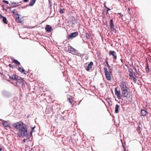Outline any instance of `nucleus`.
Returning <instances> with one entry per match:
<instances>
[{"label":"nucleus","mask_w":151,"mask_h":151,"mask_svg":"<svg viewBox=\"0 0 151 151\" xmlns=\"http://www.w3.org/2000/svg\"><path fill=\"white\" fill-rule=\"evenodd\" d=\"M11 5H12L13 7H16L19 6V3L18 2H12L11 3Z\"/></svg>","instance_id":"17"},{"label":"nucleus","mask_w":151,"mask_h":151,"mask_svg":"<svg viewBox=\"0 0 151 151\" xmlns=\"http://www.w3.org/2000/svg\"><path fill=\"white\" fill-rule=\"evenodd\" d=\"M78 35V33L77 32H72L70 34L68 35L67 38L68 40H70L73 38L76 37Z\"/></svg>","instance_id":"7"},{"label":"nucleus","mask_w":151,"mask_h":151,"mask_svg":"<svg viewBox=\"0 0 151 151\" xmlns=\"http://www.w3.org/2000/svg\"><path fill=\"white\" fill-rule=\"evenodd\" d=\"M67 42V41H64L63 42V43H66Z\"/></svg>","instance_id":"55"},{"label":"nucleus","mask_w":151,"mask_h":151,"mask_svg":"<svg viewBox=\"0 0 151 151\" xmlns=\"http://www.w3.org/2000/svg\"><path fill=\"white\" fill-rule=\"evenodd\" d=\"M141 128L139 127H138L137 128V130H138L139 131H140V130H141Z\"/></svg>","instance_id":"39"},{"label":"nucleus","mask_w":151,"mask_h":151,"mask_svg":"<svg viewBox=\"0 0 151 151\" xmlns=\"http://www.w3.org/2000/svg\"><path fill=\"white\" fill-rule=\"evenodd\" d=\"M106 11L107 12H108L111 9H110V8H109L108 7H106Z\"/></svg>","instance_id":"36"},{"label":"nucleus","mask_w":151,"mask_h":151,"mask_svg":"<svg viewBox=\"0 0 151 151\" xmlns=\"http://www.w3.org/2000/svg\"><path fill=\"white\" fill-rule=\"evenodd\" d=\"M18 70L22 73H23L24 71V69L22 67H19L18 69Z\"/></svg>","instance_id":"23"},{"label":"nucleus","mask_w":151,"mask_h":151,"mask_svg":"<svg viewBox=\"0 0 151 151\" xmlns=\"http://www.w3.org/2000/svg\"><path fill=\"white\" fill-rule=\"evenodd\" d=\"M7 77H9L10 79H12L14 81L13 82H15L18 79V78H20V76L17 75L13 74L11 77L9 74H6V78Z\"/></svg>","instance_id":"5"},{"label":"nucleus","mask_w":151,"mask_h":151,"mask_svg":"<svg viewBox=\"0 0 151 151\" xmlns=\"http://www.w3.org/2000/svg\"><path fill=\"white\" fill-rule=\"evenodd\" d=\"M120 86L121 88V90L122 91H124L125 90L129 89V88L127 87L126 83L124 81H123L122 82L120 83Z\"/></svg>","instance_id":"6"},{"label":"nucleus","mask_w":151,"mask_h":151,"mask_svg":"<svg viewBox=\"0 0 151 151\" xmlns=\"http://www.w3.org/2000/svg\"><path fill=\"white\" fill-rule=\"evenodd\" d=\"M145 70L146 72L147 73H149V72L151 71V70H150L149 68L148 63H147V64L146 65Z\"/></svg>","instance_id":"20"},{"label":"nucleus","mask_w":151,"mask_h":151,"mask_svg":"<svg viewBox=\"0 0 151 151\" xmlns=\"http://www.w3.org/2000/svg\"><path fill=\"white\" fill-rule=\"evenodd\" d=\"M129 76L130 77H131L132 78L134 76L133 75V73L132 71H130L129 74Z\"/></svg>","instance_id":"26"},{"label":"nucleus","mask_w":151,"mask_h":151,"mask_svg":"<svg viewBox=\"0 0 151 151\" xmlns=\"http://www.w3.org/2000/svg\"><path fill=\"white\" fill-rule=\"evenodd\" d=\"M75 54V55L80 57L81 58H82L84 55V54L80 53L77 50L76 51Z\"/></svg>","instance_id":"18"},{"label":"nucleus","mask_w":151,"mask_h":151,"mask_svg":"<svg viewBox=\"0 0 151 151\" xmlns=\"http://www.w3.org/2000/svg\"><path fill=\"white\" fill-rule=\"evenodd\" d=\"M52 109L51 108H50V112H51V111H52Z\"/></svg>","instance_id":"53"},{"label":"nucleus","mask_w":151,"mask_h":151,"mask_svg":"<svg viewBox=\"0 0 151 151\" xmlns=\"http://www.w3.org/2000/svg\"><path fill=\"white\" fill-rule=\"evenodd\" d=\"M109 54L110 55H112L113 56L115 55L116 53V52L114 51H110L109 52Z\"/></svg>","instance_id":"22"},{"label":"nucleus","mask_w":151,"mask_h":151,"mask_svg":"<svg viewBox=\"0 0 151 151\" xmlns=\"http://www.w3.org/2000/svg\"><path fill=\"white\" fill-rule=\"evenodd\" d=\"M108 68H109V71H110L111 72V70H112V68H110V65H109V66H107Z\"/></svg>","instance_id":"37"},{"label":"nucleus","mask_w":151,"mask_h":151,"mask_svg":"<svg viewBox=\"0 0 151 151\" xmlns=\"http://www.w3.org/2000/svg\"><path fill=\"white\" fill-rule=\"evenodd\" d=\"M6 8H7V9H9L10 11H12V10H11V8H11V7H6Z\"/></svg>","instance_id":"42"},{"label":"nucleus","mask_w":151,"mask_h":151,"mask_svg":"<svg viewBox=\"0 0 151 151\" xmlns=\"http://www.w3.org/2000/svg\"><path fill=\"white\" fill-rule=\"evenodd\" d=\"M108 13V12H107V11H106V14H107V13Z\"/></svg>","instance_id":"63"},{"label":"nucleus","mask_w":151,"mask_h":151,"mask_svg":"<svg viewBox=\"0 0 151 151\" xmlns=\"http://www.w3.org/2000/svg\"><path fill=\"white\" fill-rule=\"evenodd\" d=\"M60 12L61 14H63L64 13V11H63V10L61 8L60 9Z\"/></svg>","instance_id":"33"},{"label":"nucleus","mask_w":151,"mask_h":151,"mask_svg":"<svg viewBox=\"0 0 151 151\" xmlns=\"http://www.w3.org/2000/svg\"><path fill=\"white\" fill-rule=\"evenodd\" d=\"M86 37L87 39H89V35L88 33H86Z\"/></svg>","instance_id":"29"},{"label":"nucleus","mask_w":151,"mask_h":151,"mask_svg":"<svg viewBox=\"0 0 151 151\" xmlns=\"http://www.w3.org/2000/svg\"><path fill=\"white\" fill-rule=\"evenodd\" d=\"M119 106L118 104H116V105L115 109V113H117L119 112Z\"/></svg>","instance_id":"19"},{"label":"nucleus","mask_w":151,"mask_h":151,"mask_svg":"<svg viewBox=\"0 0 151 151\" xmlns=\"http://www.w3.org/2000/svg\"><path fill=\"white\" fill-rule=\"evenodd\" d=\"M148 114V112L146 108H145V109H141V116H145Z\"/></svg>","instance_id":"8"},{"label":"nucleus","mask_w":151,"mask_h":151,"mask_svg":"<svg viewBox=\"0 0 151 151\" xmlns=\"http://www.w3.org/2000/svg\"><path fill=\"white\" fill-rule=\"evenodd\" d=\"M18 13V12L17 11H15V13Z\"/></svg>","instance_id":"58"},{"label":"nucleus","mask_w":151,"mask_h":151,"mask_svg":"<svg viewBox=\"0 0 151 151\" xmlns=\"http://www.w3.org/2000/svg\"><path fill=\"white\" fill-rule=\"evenodd\" d=\"M16 11V9H15L12 11V12L13 13L14 15H16V13H15V11Z\"/></svg>","instance_id":"30"},{"label":"nucleus","mask_w":151,"mask_h":151,"mask_svg":"<svg viewBox=\"0 0 151 151\" xmlns=\"http://www.w3.org/2000/svg\"><path fill=\"white\" fill-rule=\"evenodd\" d=\"M88 57L87 56H86L85 57V59L87 60H88Z\"/></svg>","instance_id":"45"},{"label":"nucleus","mask_w":151,"mask_h":151,"mask_svg":"<svg viewBox=\"0 0 151 151\" xmlns=\"http://www.w3.org/2000/svg\"><path fill=\"white\" fill-rule=\"evenodd\" d=\"M2 6L3 7V8L4 7V5H2Z\"/></svg>","instance_id":"64"},{"label":"nucleus","mask_w":151,"mask_h":151,"mask_svg":"<svg viewBox=\"0 0 151 151\" xmlns=\"http://www.w3.org/2000/svg\"><path fill=\"white\" fill-rule=\"evenodd\" d=\"M115 95L117 96V97L119 99H121L120 91H117V88H116L115 89Z\"/></svg>","instance_id":"12"},{"label":"nucleus","mask_w":151,"mask_h":151,"mask_svg":"<svg viewBox=\"0 0 151 151\" xmlns=\"http://www.w3.org/2000/svg\"><path fill=\"white\" fill-rule=\"evenodd\" d=\"M122 96L124 97H127L129 95V92L128 91V89H126L124 91H122Z\"/></svg>","instance_id":"11"},{"label":"nucleus","mask_w":151,"mask_h":151,"mask_svg":"<svg viewBox=\"0 0 151 151\" xmlns=\"http://www.w3.org/2000/svg\"><path fill=\"white\" fill-rule=\"evenodd\" d=\"M106 4V2H105L104 3V7H105V8H106V7H107L106 6V4Z\"/></svg>","instance_id":"50"},{"label":"nucleus","mask_w":151,"mask_h":151,"mask_svg":"<svg viewBox=\"0 0 151 151\" xmlns=\"http://www.w3.org/2000/svg\"><path fill=\"white\" fill-rule=\"evenodd\" d=\"M13 62L14 63L18 65H20V63L16 59H14L13 60Z\"/></svg>","instance_id":"24"},{"label":"nucleus","mask_w":151,"mask_h":151,"mask_svg":"<svg viewBox=\"0 0 151 151\" xmlns=\"http://www.w3.org/2000/svg\"><path fill=\"white\" fill-rule=\"evenodd\" d=\"M24 74H27L28 73V72L27 71H26L24 70V71L23 73Z\"/></svg>","instance_id":"41"},{"label":"nucleus","mask_w":151,"mask_h":151,"mask_svg":"<svg viewBox=\"0 0 151 151\" xmlns=\"http://www.w3.org/2000/svg\"><path fill=\"white\" fill-rule=\"evenodd\" d=\"M2 150V148H0V151H1Z\"/></svg>","instance_id":"56"},{"label":"nucleus","mask_w":151,"mask_h":151,"mask_svg":"<svg viewBox=\"0 0 151 151\" xmlns=\"http://www.w3.org/2000/svg\"><path fill=\"white\" fill-rule=\"evenodd\" d=\"M24 81V80L20 76V78H18V79L15 82H11L13 84L15 85V86L17 87L23 88Z\"/></svg>","instance_id":"2"},{"label":"nucleus","mask_w":151,"mask_h":151,"mask_svg":"<svg viewBox=\"0 0 151 151\" xmlns=\"http://www.w3.org/2000/svg\"><path fill=\"white\" fill-rule=\"evenodd\" d=\"M49 3L50 4V7H51L52 6V4L51 3V1L50 0H49Z\"/></svg>","instance_id":"34"},{"label":"nucleus","mask_w":151,"mask_h":151,"mask_svg":"<svg viewBox=\"0 0 151 151\" xmlns=\"http://www.w3.org/2000/svg\"><path fill=\"white\" fill-rule=\"evenodd\" d=\"M5 9H4V7H3V9H2V10H4Z\"/></svg>","instance_id":"61"},{"label":"nucleus","mask_w":151,"mask_h":151,"mask_svg":"<svg viewBox=\"0 0 151 151\" xmlns=\"http://www.w3.org/2000/svg\"><path fill=\"white\" fill-rule=\"evenodd\" d=\"M108 100H109V98H108V99H106V101L108 102V103L109 104V105L110 104V103H109V101H108Z\"/></svg>","instance_id":"44"},{"label":"nucleus","mask_w":151,"mask_h":151,"mask_svg":"<svg viewBox=\"0 0 151 151\" xmlns=\"http://www.w3.org/2000/svg\"><path fill=\"white\" fill-rule=\"evenodd\" d=\"M13 126L17 129H19L17 135L19 137H23L25 136V132H27V128L26 125H23V123L19 122L13 124Z\"/></svg>","instance_id":"1"},{"label":"nucleus","mask_w":151,"mask_h":151,"mask_svg":"<svg viewBox=\"0 0 151 151\" xmlns=\"http://www.w3.org/2000/svg\"><path fill=\"white\" fill-rule=\"evenodd\" d=\"M106 65H107V66H109V64H108V61L106 60Z\"/></svg>","instance_id":"43"},{"label":"nucleus","mask_w":151,"mask_h":151,"mask_svg":"<svg viewBox=\"0 0 151 151\" xmlns=\"http://www.w3.org/2000/svg\"><path fill=\"white\" fill-rule=\"evenodd\" d=\"M133 78V81H134V82H136L137 81V79H136V77H134V76L133 77H132Z\"/></svg>","instance_id":"35"},{"label":"nucleus","mask_w":151,"mask_h":151,"mask_svg":"<svg viewBox=\"0 0 151 151\" xmlns=\"http://www.w3.org/2000/svg\"><path fill=\"white\" fill-rule=\"evenodd\" d=\"M120 60H121V62H122V63H123V59L121 58Z\"/></svg>","instance_id":"52"},{"label":"nucleus","mask_w":151,"mask_h":151,"mask_svg":"<svg viewBox=\"0 0 151 151\" xmlns=\"http://www.w3.org/2000/svg\"><path fill=\"white\" fill-rule=\"evenodd\" d=\"M109 25L111 29H112L113 31H116V30L115 28H114V26L113 22V19L112 18L110 20L109 22Z\"/></svg>","instance_id":"10"},{"label":"nucleus","mask_w":151,"mask_h":151,"mask_svg":"<svg viewBox=\"0 0 151 151\" xmlns=\"http://www.w3.org/2000/svg\"><path fill=\"white\" fill-rule=\"evenodd\" d=\"M46 32H50L52 29V27L50 25H46L45 28Z\"/></svg>","instance_id":"14"},{"label":"nucleus","mask_w":151,"mask_h":151,"mask_svg":"<svg viewBox=\"0 0 151 151\" xmlns=\"http://www.w3.org/2000/svg\"><path fill=\"white\" fill-rule=\"evenodd\" d=\"M2 95L5 97H8L10 96V93L8 92L5 91H2Z\"/></svg>","instance_id":"13"},{"label":"nucleus","mask_w":151,"mask_h":151,"mask_svg":"<svg viewBox=\"0 0 151 151\" xmlns=\"http://www.w3.org/2000/svg\"><path fill=\"white\" fill-rule=\"evenodd\" d=\"M36 0H31L28 5L30 6H33L35 3Z\"/></svg>","instance_id":"21"},{"label":"nucleus","mask_w":151,"mask_h":151,"mask_svg":"<svg viewBox=\"0 0 151 151\" xmlns=\"http://www.w3.org/2000/svg\"><path fill=\"white\" fill-rule=\"evenodd\" d=\"M104 70L106 79L109 81H110L111 80V72L110 71H108L107 70V68L106 67L104 68Z\"/></svg>","instance_id":"3"},{"label":"nucleus","mask_w":151,"mask_h":151,"mask_svg":"<svg viewBox=\"0 0 151 151\" xmlns=\"http://www.w3.org/2000/svg\"><path fill=\"white\" fill-rule=\"evenodd\" d=\"M23 1L24 2H27L29 0H23Z\"/></svg>","instance_id":"46"},{"label":"nucleus","mask_w":151,"mask_h":151,"mask_svg":"<svg viewBox=\"0 0 151 151\" xmlns=\"http://www.w3.org/2000/svg\"><path fill=\"white\" fill-rule=\"evenodd\" d=\"M26 7V6H22V9H24Z\"/></svg>","instance_id":"54"},{"label":"nucleus","mask_w":151,"mask_h":151,"mask_svg":"<svg viewBox=\"0 0 151 151\" xmlns=\"http://www.w3.org/2000/svg\"><path fill=\"white\" fill-rule=\"evenodd\" d=\"M8 66L10 67H11V68H13V65H12L11 64H10Z\"/></svg>","instance_id":"38"},{"label":"nucleus","mask_w":151,"mask_h":151,"mask_svg":"<svg viewBox=\"0 0 151 151\" xmlns=\"http://www.w3.org/2000/svg\"><path fill=\"white\" fill-rule=\"evenodd\" d=\"M0 18H3V17H4L2 16L1 14H0Z\"/></svg>","instance_id":"51"},{"label":"nucleus","mask_w":151,"mask_h":151,"mask_svg":"<svg viewBox=\"0 0 151 151\" xmlns=\"http://www.w3.org/2000/svg\"><path fill=\"white\" fill-rule=\"evenodd\" d=\"M114 57L113 58H114L116 60L117 59V56L116 54L114 56Z\"/></svg>","instance_id":"40"},{"label":"nucleus","mask_w":151,"mask_h":151,"mask_svg":"<svg viewBox=\"0 0 151 151\" xmlns=\"http://www.w3.org/2000/svg\"><path fill=\"white\" fill-rule=\"evenodd\" d=\"M68 99L69 100V102L70 103L72 104L73 101V99L72 98H70L69 99Z\"/></svg>","instance_id":"28"},{"label":"nucleus","mask_w":151,"mask_h":151,"mask_svg":"<svg viewBox=\"0 0 151 151\" xmlns=\"http://www.w3.org/2000/svg\"><path fill=\"white\" fill-rule=\"evenodd\" d=\"M35 128V126L34 127L32 128V129L30 131L28 130L27 129V132H25V137L27 139L29 138L32 135V133L33 132L34 129Z\"/></svg>","instance_id":"4"},{"label":"nucleus","mask_w":151,"mask_h":151,"mask_svg":"<svg viewBox=\"0 0 151 151\" xmlns=\"http://www.w3.org/2000/svg\"><path fill=\"white\" fill-rule=\"evenodd\" d=\"M27 139L26 138V139H24L23 140V141L24 142H26V140Z\"/></svg>","instance_id":"49"},{"label":"nucleus","mask_w":151,"mask_h":151,"mask_svg":"<svg viewBox=\"0 0 151 151\" xmlns=\"http://www.w3.org/2000/svg\"><path fill=\"white\" fill-rule=\"evenodd\" d=\"M93 63L92 62H91L88 65L86 69V70L88 71L90 70V69L92 68V66L93 65Z\"/></svg>","instance_id":"16"},{"label":"nucleus","mask_w":151,"mask_h":151,"mask_svg":"<svg viewBox=\"0 0 151 151\" xmlns=\"http://www.w3.org/2000/svg\"><path fill=\"white\" fill-rule=\"evenodd\" d=\"M2 2L6 3V4H9V2L7 1H6L5 0H3V1H2Z\"/></svg>","instance_id":"31"},{"label":"nucleus","mask_w":151,"mask_h":151,"mask_svg":"<svg viewBox=\"0 0 151 151\" xmlns=\"http://www.w3.org/2000/svg\"><path fill=\"white\" fill-rule=\"evenodd\" d=\"M17 22L19 23H20L22 22V21L21 19L19 18V19H18V20L17 21Z\"/></svg>","instance_id":"32"},{"label":"nucleus","mask_w":151,"mask_h":151,"mask_svg":"<svg viewBox=\"0 0 151 151\" xmlns=\"http://www.w3.org/2000/svg\"><path fill=\"white\" fill-rule=\"evenodd\" d=\"M29 116H30L29 115H27V118H29Z\"/></svg>","instance_id":"59"},{"label":"nucleus","mask_w":151,"mask_h":151,"mask_svg":"<svg viewBox=\"0 0 151 151\" xmlns=\"http://www.w3.org/2000/svg\"><path fill=\"white\" fill-rule=\"evenodd\" d=\"M118 14H119L120 15V16H121L122 17V16H123V15L121 13H118Z\"/></svg>","instance_id":"48"},{"label":"nucleus","mask_w":151,"mask_h":151,"mask_svg":"<svg viewBox=\"0 0 151 151\" xmlns=\"http://www.w3.org/2000/svg\"><path fill=\"white\" fill-rule=\"evenodd\" d=\"M2 21L3 23L5 24H7V20L6 18L5 17H3V18Z\"/></svg>","instance_id":"25"},{"label":"nucleus","mask_w":151,"mask_h":151,"mask_svg":"<svg viewBox=\"0 0 151 151\" xmlns=\"http://www.w3.org/2000/svg\"><path fill=\"white\" fill-rule=\"evenodd\" d=\"M16 15H17V17H16V20L17 21L18 20V19H19V14L17 13H16Z\"/></svg>","instance_id":"27"},{"label":"nucleus","mask_w":151,"mask_h":151,"mask_svg":"<svg viewBox=\"0 0 151 151\" xmlns=\"http://www.w3.org/2000/svg\"><path fill=\"white\" fill-rule=\"evenodd\" d=\"M28 6H29L28 5H28H27L26 6H26V7Z\"/></svg>","instance_id":"57"},{"label":"nucleus","mask_w":151,"mask_h":151,"mask_svg":"<svg viewBox=\"0 0 151 151\" xmlns=\"http://www.w3.org/2000/svg\"><path fill=\"white\" fill-rule=\"evenodd\" d=\"M5 129H6L7 130H8V129H7V128H5Z\"/></svg>","instance_id":"62"},{"label":"nucleus","mask_w":151,"mask_h":151,"mask_svg":"<svg viewBox=\"0 0 151 151\" xmlns=\"http://www.w3.org/2000/svg\"><path fill=\"white\" fill-rule=\"evenodd\" d=\"M77 50L75 49L71 46H69L68 47V51L69 53H72L73 52H75Z\"/></svg>","instance_id":"15"},{"label":"nucleus","mask_w":151,"mask_h":151,"mask_svg":"<svg viewBox=\"0 0 151 151\" xmlns=\"http://www.w3.org/2000/svg\"><path fill=\"white\" fill-rule=\"evenodd\" d=\"M0 123H1L5 127H7L10 126V124L6 121H4L0 119Z\"/></svg>","instance_id":"9"},{"label":"nucleus","mask_w":151,"mask_h":151,"mask_svg":"<svg viewBox=\"0 0 151 151\" xmlns=\"http://www.w3.org/2000/svg\"><path fill=\"white\" fill-rule=\"evenodd\" d=\"M128 9V10H129V13L131 14V12H130V8H129Z\"/></svg>","instance_id":"47"},{"label":"nucleus","mask_w":151,"mask_h":151,"mask_svg":"<svg viewBox=\"0 0 151 151\" xmlns=\"http://www.w3.org/2000/svg\"><path fill=\"white\" fill-rule=\"evenodd\" d=\"M4 10L5 11V12H7V10H6V9H5V10Z\"/></svg>","instance_id":"60"}]
</instances>
